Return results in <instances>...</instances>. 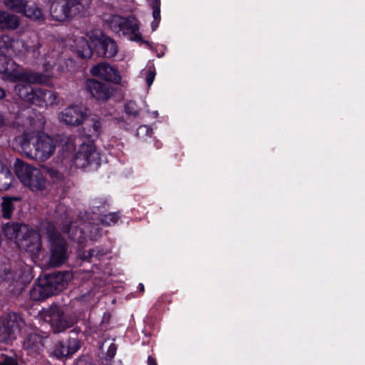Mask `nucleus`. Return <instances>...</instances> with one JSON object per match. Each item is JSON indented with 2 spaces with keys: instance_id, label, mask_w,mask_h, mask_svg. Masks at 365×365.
I'll use <instances>...</instances> for the list:
<instances>
[{
  "instance_id": "nucleus-36",
  "label": "nucleus",
  "mask_w": 365,
  "mask_h": 365,
  "mask_svg": "<svg viewBox=\"0 0 365 365\" xmlns=\"http://www.w3.org/2000/svg\"><path fill=\"white\" fill-rule=\"evenodd\" d=\"M13 279V274L10 270L6 268L3 270V272L0 270V281H10Z\"/></svg>"
},
{
  "instance_id": "nucleus-17",
  "label": "nucleus",
  "mask_w": 365,
  "mask_h": 365,
  "mask_svg": "<svg viewBox=\"0 0 365 365\" xmlns=\"http://www.w3.org/2000/svg\"><path fill=\"white\" fill-rule=\"evenodd\" d=\"M86 86L87 91L97 100L106 101L113 96L112 87L97 80L88 79Z\"/></svg>"
},
{
  "instance_id": "nucleus-29",
  "label": "nucleus",
  "mask_w": 365,
  "mask_h": 365,
  "mask_svg": "<svg viewBox=\"0 0 365 365\" xmlns=\"http://www.w3.org/2000/svg\"><path fill=\"white\" fill-rule=\"evenodd\" d=\"M153 21L151 23L153 31H155L160 21V1H154L152 5Z\"/></svg>"
},
{
  "instance_id": "nucleus-34",
  "label": "nucleus",
  "mask_w": 365,
  "mask_h": 365,
  "mask_svg": "<svg viewBox=\"0 0 365 365\" xmlns=\"http://www.w3.org/2000/svg\"><path fill=\"white\" fill-rule=\"evenodd\" d=\"M125 113L128 115H131L133 116L138 115V110L137 109L136 104L133 101H130L125 103Z\"/></svg>"
},
{
  "instance_id": "nucleus-26",
  "label": "nucleus",
  "mask_w": 365,
  "mask_h": 365,
  "mask_svg": "<svg viewBox=\"0 0 365 365\" xmlns=\"http://www.w3.org/2000/svg\"><path fill=\"white\" fill-rule=\"evenodd\" d=\"M58 59V55L56 51L46 53L43 56V62L42 63L44 70L48 71L52 68L56 64Z\"/></svg>"
},
{
  "instance_id": "nucleus-46",
  "label": "nucleus",
  "mask_w": 365,
  "mask_h": 365,
  "mask_svg": "<svg viewBox=\"0 0 365 365\" xmlns=\"http://www.w3.org/2000/svg\"><path fill=\"white\" fill-rule=\"evenodd\" d=\"M144 43H146L148 46H150V44L148 41H144Z\"/></svg>"
},
{
  "instance_id": "nucleus-42",
  "label": "nucleus",
  "mask_w": 365,
  "mask_h": 365,
  "mask_svg": "<svg viewBox=\"0 0 365 365\" xmlns=\"http://www.w3.org/2000/svg\"><path fill=\"white\" fill-rule=\"evenodd\" d=\"M66 64H67V67L68 66V64H70L71 66L73 64V61L71 59H68Z\"/></svg>"
},
{
  "instance_id": "nucleus-19",
  "label": "nucleus",
  "mask_w": 365,
  "mask_h": 365,
  "mask_svg": "<svg viewBox=\"0 0 365 365\" xmlns=\"http://www.w3.org/2000/svg\"><path fill=\"white\" fill-rule=\"evenodd\" d=\"M118 347L113 339L108 338L102 342L100 349L103 355L102 360L104 365H111L110 361L114 358Z\"/></svg>"
},
{
  "instance_id": "nucleus-15",
  "label": "nucleus",
  "mask_w": 365,
  "mask_h": 365,
  "mask_svg": "<svg viewBox=\"0 0 365 365\" xmlns=\"http://www.w3.org/2000/svg\"><path fill=\"white\" fill-rule=\"evenodd\" d=\"M49 322L53 331L60 333L72 327L76 320L66 316L60 308L55 307L49 310Z\"/></svg>"
},
{
  "instance_id": "nucleus-23",
  "label": "nucleus",
  "mask_w": 365,
  "mask_h": 365,
  "mask_svg": "<svg viewBox=\"0 0 365 365\" xmlns=\"http://www.w3.org/2000/svg\"><path fill=\"white\" fill-rule=\"evenodd\" d=\"M26 230V226L19 224H7L4 227V232L10 240H20L21 232Z\"/></svg>"
},
{
  "instance_id": "nucleus-45",
  "label": "nucleus",
  "mask_w": 365,
  "mask_h": 365,
  "mask_svg": "<svg viewBox=\"0 0 365 365\" xmlns=\"http://www.w3.org/2000/svg\"><path fill=\"white\" fill-rule=\"evenodd\" d=\"M19 284H20V289H22L23 288V283L21 282H19Z\"/></svg>"
},
{
  "instance_id": "nucleus-28",
  "label": "nucleus",
  "mask_w": 365,
  "mask_h": 365,
  "mask_svg": "<svg viewBox=\"0 0 365 365\" xmlns=\"http://www.w3.org/2000/svg\"><path fill=\"white\" fill-rule=\"evenodd\" d=\"M57 104V95L52 91L43 89V101L41 107Z\"/></svg>"
},
{
  "instance_id": "nucleus-5",
  "label": "nucleus",
  "mask_w": 365,
  "mask_h": 365,
  "mask_svg": "<svg viewBox=\"0 0 365 365\" xmlns=\"http://www.w3.org/2000/svg\"><path fill=\"white\" fill-rule=\"evenodd\" d=\"M110 29L119 36L127 37L130 41H142L140 32V22L133 16L123 17L112 15L107 20Z\"/></svg>"
},
{
  "instance_id": "nucleus-39",
  "label": "nucleus",
  "mask_w": 365,
  "mask_h": 365,
  "mask_svg": "<svg viewBox=\"0 0 365 365\" xmlns=\"http://www.w3.org/2000/svg\"><path fill=\"white\" fill-rule=\"evenodd\" d=\"M6 96L5 91L0 88V99H3Z\"/></svg>"
},
{
  "instance_id": "nucleus-18",
  "label": "nucleus",
  "mask_w": 365,
  "mask_h": 365,
  "mask_svg": "<svg viewBox=\"0 0 365 365\" xmlns=\"http://www.w3.org/2000/svg\"><path fill=\"white\" fill-rule=\"evenodd\" d=\"M81 347L79 340L69 339L67 342L56 344L53 353L57 358L68 357L75 354Z\"/></svg>"
},
{
  "instance_id": "nucleus-16",
  "label": "nucleus",
  "mask_w": 365,
  "mask_h": 365,
  "mask_svg": "<svg viewBox=\"0 0 365 365\" xmlns=\"http://www.w3.org/2000/svg\"><path fill=\"white\" fill-rule=\"evenodd\" d=\"M15 91L22 100L41 107L43 101L42 88H32L29 86L19 84L15 86Z\"/></svg>"
},
{
  "instance_id": "nucleus-1",
  "label": "nucleus",
  "mask_w": 365,
  "mask_h": 365,
  "mask_svg": "<svg viewBox=\"0 0 365 365\" xmlns=\"http://www.w3.org/2000/svg\"><path fill=\"white\" fill-rule=\"evenodd\" d=\"M62 138L58 141L41 131H26L20 137V145L26 155L37 162L44 163L50 159L58 148V158L62 160L61 153Z\"/></svg>"
},
{
  "instance_id": "nucleus-12",
  "label": "nucleus",
  "mask_w": 365,
  "mask_h": 365,
  "mask_svg": "<svg viewBox=\"0 0 365 365\" xmlns=\"http://www.w3.org/2000/svg\"><path fill=\"white\" fill-rule=\"evenodd\" d=\"M86 117V109L77 105L68 106L58 113L59 121L71 126L82 124Z\"/></svg>"
},
{
  "instance_id": "nucleus-40",
  "label": "nucleus",
  "mask_w": 365,
  "mask_h": 365,
  "mask_svg": "<svg viewBox=\"0 0 365 365\" xmlns=\"http://www.w3.org/2000/svg\"><path fill=\"white\" fill-rule=\"evenodd\" d=\"M4 122V118L3 115L0 113V127L3 125Z\"/></svg>"
},
{
  "instance_id": "nucleus-41",
  "label": "nucleus",
  "mask_w": 365,
  "mask_h": 365,
  "mask_svg": "<svg viewBox=\"0 0 365 365\" xmlns=\"http://www.w3.org/2000/svg\"><path fill=\"white\" fill-rule=\"evenodd\" d=\"M138 288H139V289H140L141 292H143V291H144V286H143V284L142 283H140V284H138Z\"/></svg>"
},
{
  "instance_id": "nucleus-3",
  "label": "nucleus",
  "mask_w": 365,
  "mask_h": 365,
  "mask_svg": "<svg viewBox=\"0 0 365 365\" xmlns=\"http://www.w3.org/2000/svg\"><path fill=\"white\" fill-rule=\"evenodd\" d=\"M41 43L35 35L26 39L12 38L9 36L0 38V51L2 53H13L21 59H25L30 56L37 60L41 56L40 48Z\"/></svg>"
},
{
  "instance_id": "nucleus-38",
  "label": "nucleus",
  "mask_w": 365,
  "mask_h": 365,
  "mask_svg": "<svg viewBox=\"0 0 365 365\" xmlns=\"http://www.w3.org/2000/svg\"><path fill=\"white\" fill-rule=\"evenodd\" d=\"M72 226L70 225L69 227H63V232H68L71 235H72L71 232H72Z\"/></svg>"
},
{
  "instance_id": "nucleus-31",
  "label": "nucleus",
  "mask_w": 365,
  "mask_h": 365,
  "mask_svg": "<svg viewBox=\"0 0 365 365\" xmlns=\"http://www.w3.org/2000/svg\"><path fill=\"white\" fill-rule=\"evenodd\" d=\"M119 215L116 212H111L107 215H102L100 217V222L102 225L110 226L115 225L119 220Z\"/></svg>"
},
{
  "instance_id": "nucleus-43",
  "label": "nucleus",
  "mask_w": 365,
  "mask_h": 365,
  "mask_svg": "<svg viewBox=\"0 0 365 365\" xmlns=\"http://www.w3.org/2000/svg\"><path fill=\"white\" fill-rule=\"evenodd\" d=\"M29 178L31 180V181H36V178L32 176L31 175H30V176L29 177Z\"/></svg>"
},
{
  "instance_id": "nucleus-32",
  "label": "nucleus",
  "mask_w": 365,
  "mask_h": 365,
  "mask_svg": "<svg viewBox=\"0 0 365 365\" xmlns=\"http://www.w3.org/2000/svg\"><path fill=\"white\" fill-rule=\"evenodd\" d=\"M152 133L153 130L145 125L139 126L136 132V135L139 138H144L145 136L150 137Z\"/></svg>"
},
{
  "instance_id": "nucleus-37",
  "label": "nucleus",
  "mask_w": 365,
  "mask_h": 365,
  "mask_svg": "<svg viewBox=\"0 0 365 365\" xmlns=\"http://www.w3.org/2000/svg\"><path fill=\"white\" fill-rule=\"evenodd\" d=\"M148 365H158L155 359L152 356H148Z\"/></svg>"
},
{
  "instance_id": "nucleus-30",
  "label": "nucleus",
  "mask_w": 365,
  "mask_h": 365,
  "mask_svg": "<svg viewBox=\"0 0 365 365\" xmlns=\"http://www.w3.org/2000/svg\"><path fill=\"white\" fill-rule=\"evenodd\" d=\"M1 210L3 212V217L6 219H9L14 210V205L11 198L4 197L1 203Z\"/></svg>"
},
{
  "instance_id": "nucleus-25",
  "label": "nucleus",
  "mask_w": 365,
  "mask_h": 365,
  "mask_svg": "<svg viewBox=\"0 0 365 365\" xmlns=\"http://www.w3.org/2000/svg\"><path fill=\"white\" fill-rule=\"evenodd\" d=\"M88 135L91 137H98L102 131V123L98 118H92L88 120L87 124Z\"/></svg>"
},
{
  "instance_id": "nucleus-11",
  "label": "nucleus",
  "mask_w": 365,
  "mask_h": 365,
  "mask_svg": "<svg viewBox=\"0 0 365 365\" xmlns=\"http://www.w3.org/2000/svg\"><path fill=\"white\" fill-rule=\"evenodd\" d=\"M6 5L33 21H43L44 15L34 1H6Z\"/></svg>"
},
{
  "instance_id": "nucleus-44",
  "label": "nucleus",
  "mask_w": 365,
  "mask_h": 365,
  "mask_svg": "<svg viewBox=\"0 0 365 365\" xmlns=\"http://www.w3.org/2000/svg\"><path fill=\"white\" fill-rule=\"evenodd\" d=\"M59 70L62 72L65 71L66 69H64L63 68H62L61 66L59 67ZM66 70H68V68H66Z\"/></svg>"
},
{
  "instance_id": "nucleus-10",
  "label": "nucleus",
  "mask_w": 365,
  "mask_h": 365,
  "mask_svg": "<svg viewBox=\"0 0 365 365\" xmlns=\"http://www.w3.org/2000/svg\"><path fill=\"white\" fill-rule=\"evenodd\" d=\"M88 36L97 47V52L100 56L112 58L117 54L118 46L115 41L103 35L100 30L91 31L88 34Z\"/></svg>"
},
{
  "instance_id": "nucleus-24",
  "label": "nucleus",
  "mask_w": 365,
  "mask_h": 365,
  "mask_svg": "<svg viewBox=\"0 0 365 365\" xmlns=\"http://www.w3.org/2000/svg\"><path fill=\"white\" fill-rule=\"evenodd\" d=\"M13 176L8 168L2 165L0 172V190H7L12 182Z\"/></svg>"
},
{
  "instance_id": "nucleus-2",
  "label": "nucleus",
  "mask_w": 365,
  "mask_h": 365,
  "mask_svg": "<svg viewBox=\"0 0 365 365\" xmlns=\"http://www.w3.org/2000/svg\"><path fill=\"white\" fill-rule=\"evenodd\" d=\"M76 138L64 137L62 138L61 153L62 160L67 164L73 165L76 168H83L91 165L100 164V155L92 141L81 143L76 152Z\"/></svg>"
},
{
  "instance_id": "nucleus-20",
  "label": "nucleus",
  "mask_w": 365,
  "mask_h": 365,
  "mask_svg": "<svg viewBox=\"0 0 365 365\" xmlns=\"http://www.w3.org/2000/svg\"><path fill=\"white\" fill-rule=\"evenodd\" d=\"M19 26V16L9 11H0V29L14 31Z\"/></svg>"
},
{
  "instance_id": "nucleus-8",
  "label": "nucleus",
  "mask_w": 365,
  "mask_h": 365,
  "mask_svg": "<svg viewBox=\"0 0 365 365\" xmlns=\"http://www.w3.org/2000/svg\"><path fill=\"white\" fill-rule=\"evenodd\" d=\"M48 234L50 242V259L48 264L53 267H59L67 259L66 242L55 229L49 230Z\"/></svg>"
},
{
  "instance_id": "nucleus-7",
  "label": "nucleus",
  "mask_w": 365,
  "mask_h": 365,
  "mask_svg": "<svg viewBox=\"0 0 365 365\" xmlns=\"http://www.w3.org/2000/svg\"><path fill=\"white\" fill-rule=\"evenodd\" d=\"M15 172L20 181L32 190H41L46 184L41 172L35 167L17 159L14 164Z\"/></svg>"
},
{
  "instance_id": "nucleus-21",
  "label": "nucleus",
  "mask_w": 365,
  "mask_h": 365,
  "mask_svg": "<svg viewBox=\"0 0 365 365\" xmlns=\"http://www.w3.org/2000/svg\"><path fill=\"white\" fill-rule=\"evenodd\" d=\"M73 45L76 52L83 58H90L92 56V49L88 43V41L83 37H76L73 39Z\"/></svg>"
},
{
  "instance_id": "nucleus-6",
  "label": "nucleus",
  "mask_w": 365,
  "mask_h": 365,
  "mask_svg": "<svg viewBox=\"0 0 365 365\" xmlns=\"http://www.w3.org/2000/svg\"><path fill=\"white\" fill-rule=\"evenodd\" d=\"M88 7V1H52L51 16L56 21H63L84 14Z\"/></svg>"
},
{
  "instance_id": "nucleus-35",
  "label": "nucleus",
  "mask_w": 365,
  "mask_h": 365,
  "mask_svg": "<svg viewBox=\"0 0 365 365\" xmlns=\"http://www.w3.org/2000/svg\"><path fill=\"white\" fill-rule=\"evenodd\" d=\"M155 68L153 66H149L146 71V83L148 87H150L152 83H153V81L155 79Z\"/></svg>"
},
{
  "instance_id": "nucleus-22",
  "label": "nucleus",
  "mask_w": 365,
  "mask_h": 365,
  "mask_svg": "<svg viewBox=\"0 0 365 365\" xmlns=\"http://www.w3.org/2000/svg\"><path fill=\"white\" fill-rule=\"evenodd\" d=\"M43 339L40 334L32 332L26 336L23 346L25 349L36 352L40 351L43 347Z\"/></svg>"
},
{
  "instance_id": "nucleus-9",
  "label": "nucleus",
  "mask_w": 365,
  "mask_h": 365,
  "mask_svg": "<svg viewBox=\"0 0 365 365\" xmlns=\"http://www.w3.org/2000/svg\"><path fill=\"white\" fill-rule=\"evenodd\" d=\"M24 326L22 318L16 313H10L5 318L0 317V341L7 342L14 339Z\"/></svg>"
},
{
  "instance_id": "nucleus-13",
  "label": "nucleus",
  "mask_w": 365,
  "mask_h": 365,
  "mask_svg": "<svg viewBox=\"0 0 365 365\" xmlns=\"http://www.w3.org/2000/svg\"><path fill=\"white\" fill-rule=\"evenodd\" d=\"M5 73H8L7 77L10 81L14 82L20 81L29 83H46L50 79L49 75L38 72L20 71L8 72L7 70H6Z\"/></svg>"
},
{
  "instance_id": "nucleus-14",
  "label": "nucleus",
  "mask_w": 365,
  "mask_h": 365,
  "mask_svg": "<svg viewBox=\"0 0 365 365\" xmlns=\"http://www.w3.org/2000/svg\"><path fill=\"white\" fill-rule=\"evenodd\" d=\"M90 73L93 76L116 84L120 83L121 81V76L118 70L107 63H100L93 66Z\"/></svg>"
},
{
  "instance_id": "nucleus-4",
  "label": "nucleus",
  "mask_w": 365,
  "mask_h": 365,
  "mask_svg": "<svg viewBox=\"0 0 365 365\" xmlns=\"http://www.w3.org/2000/svg\"><path fill=\"white\" fill-rule=\"evenodd\" d=\"M66 285L62 273L48 275L40 279L38 283L33 286L30 290V297L34 301L43 300L62 291Z\"/></svg>"
},
{
  "instance_id": "nucleus-27",
  "label": "nucleus",
  "mask_w": 365,
  "mask_h": 365,
  "mask_svg": "<svg viewBox=\"0 0 365 365\" xmlns=\"http://www.w3.org/2000/svg\"><path fill=\"white\" fill-rule=\"evenodd\" d=\"M32 237L34 240V242H32L31 245H29L28 242L29 240L26 237L24 239V242H25L23 246L26 247V249L27 251L33 253L34 255H37L38 252L41 250V243L39 242V236L37 234H34L32 235Z\"/></svg>"
},
{
  "instance_id": "nucleus-33",
  "label": "nucleus",
  "mask_w": 365,
  "mask_h": 365,
  "mask_svg": "<svg viewBox=\"0 0 365 365\" xmlns=\"http://www.w3.org/2000/svg\"><path fill=\"white\" fill-rule=\"evenodd\" d=\"M0 365H18V362L15 358L0 353Z\"/></svg>"
}]
</instances>
